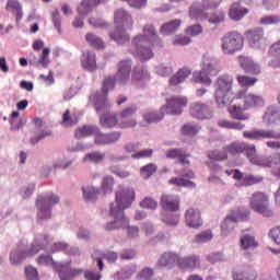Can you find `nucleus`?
Listing matches in <instances>:
<instances>
[{
    "label": "nucleus",
    "mask_w": 280,
    "mask_h": 280,
    "mask_svg": "<svg viewBox=\"0 0 280 280\" xmlns=\"http://www.w3.org/2000/svg\"><path fill=\"white\" fill-rule=\"evenodd\" d=\"M117 121V114H107L100 117V124L103 128H115Z\"/></svg>",
    "instance_id": "37998d69"
},
{
    "label": "nucleus",
    "mask_w": 280,
    "mask_h": 280,
    "mask_svg": "<svg viewBox=\"0 0 280 280\" xmlns=\"http://www.w3.org/2000/svg\"><path fill=\"white\" fill-rule=\"evenodd\" d=\"M95 132H97V126L85 125L75 130L74 137L75 139H86V137H95Z\"/></svg>",
    "instance_id": "c9c22d12"
},
{
    "label": "nucleus",
    "mask_w": 280,
    "mask_h": 280,
    "mask_svg": "<svg viewBox=\"0 0 280 280\" xmlns=\"http://www.w3.org/2000/svg\"><path fill=\"white\" fill-rule=\"evenodd\" d=\"M35 133H36V136H34L30 139L31 145H36V144L40 143V141H43V139H47V137H51V130H49V129L42 130L40 132H35Z\"/></svg>",
    "instance_id": "6e6d98bb"
},
{
    "label": "nucleus",
    "mask_w": 280,
    "mask_h": 280,
    "mask_svg": "<svg viewBox=\"0 0 280 280\" xmlns=\"http://www.w3.org/2000/svg\"><path fill=\"white\" fill-rule=\"evenodd\" d=\"M52 23L55 30H57L58 34H61L62 32V20L60 19V12L58 10L52 11Z\"/></svg>",
    "instance_id": "e2e57ef3"
},
{
    "label": "nucleus",
    "mask_w": 280,
    "mask_h": 280,
    "mask_svg": "<svg viewBox=\"0 0 280 280\" xmlns=\"http://www.w3.org/2000/svg\"><path fill=\"white\" fill-rule=\"evenodd\" d=\"M247 39L249 45L252 47H259V43L264 40V30L262 28H254L252 31H248L247 34Z\"/></svg>",
    "instance_id": "72a5a7b5"
},
{
    "label": "nucleus",
    "mask_w": 280,
    "mask_h": 280,
    "mask_svg": "<svg viewBox=\"0 0 280 280\" xmlns=\"http://www.w3.org/2000/svg\"><path fill=\"white\" fill-rule=\"evenodd\" d=\"M211 240H213V233L211 230H206L197 234L194 238V242L195 244H205L207 242H211Z\"/></svg>",
    "instance_id": "5fc2aeb1"
},
{
    "label": "nucleus",
    "mask_w": 280,
    "mask_h": 280,
    "mask_svg": "<svg viewBox=\"0 0 280 280\" xmlns=\"http://www.w3.org/2000/svg\"><path fill=\"white\" fill-rule=\"evenodd\" d=\"M240 220L241 218L238 215H228L221 224V235H223V237H226V235H229V233H231V231L235 229L234 224H236V222H240Z\"/></svg>",
    "instance_id": "473e14b6"
},
{
    "label": "nucleus",
    "mask_w": 280,
    "mask_h": 280,
    "mask_svg": "<svg viewBox=\"0 0 280 280\" xmlns=\"http://www.w3.org/2000/svg\"><path fill=\"white\" fill-rule=\"evenodd\" d=\"M189 153H186L183 149H171L166 151V159H177L180 165H191L189 161Z\"/></svg>",
    "instance_id": "b1692460"
},
{
    "label": "nucleus",
    "mask_w": 280,
    "mask_h": 280,
    "mask_svg": "<svg viewBox=\"0 0 280 280\" xmlns=\"http://www.w3.org/2000/svg\"><path fill=\"white\" fill-rule=\"evenodd\" d=\"M142 230L144 231V235L147 237H151V238L155 240L156 242H161V240H163V237H165L163 234L154 236V226H152L150 223H144L142 226Z\"/></svg>",
    "instance_id": "13d9d810"
},
{
    "label": "nucleus",
    "mask_w": 280,
    "mask_h": 280,
    "mask_svg": "<svg viewBox=\"0 0 280 280\" xmlns=\"http://www.w3.org/2000/svg\"><path fill=\"white\" fill-rule=\"evenodd\" d=\"M183 135H187L188 137H196L198 132H200V126L187 124L182 128Z\"/></svg>",
    "instance_id": "bf43d9fd"
},
{
    "label": "nucleus",
    "mask_w": 280,
    "mask_h": 280,
    "mask_svg": "<svg viewBox=\"0 0 280 280\" xmlns=\"http://www.w3.org/2000/svg\"><path fill=\"white\" fill-rule=\"evenodd\" d=\"M270 200L268 198V195L261 191H256L252 195L249 199V207L256 213H260L265 218H272L275 215V212L272 209H270Z\"/></svg>",
    "instance_id": "9d476101"
},
{
    "label": "nucleus",
    "mask_w": 280,
    "mask_h": 280,
    "mask_svg": "<svg viewBox=\"0 0 280 280\" xmlns=\"http://www.w3.org/2000/svg\"><path fill=\"white\" fill-rule=\"evenodd\" d=\"M85 40L90 47H93V49H104L106 47V43H104V39L93 33H88L85 35Z\"/></svg>",
    "instance_id": "4c0bfd02"
},
{
    "label": "nucleus",
    "mask_w": 280,
    "mask_h": 280,
    "mask_svg": "<svg viewBox=\"0 0 280 280\" xmlns=\"http://www.w3.org/2000/svg\"><path fill=\"white\" fill-rule=\"evenodd\" d=\"M248 14V9L242 7L238 2H234L229 10V16L232 21H242L244 16Z\"/></svg>",
    "instance_id": "c756f323"
},
{
    "label": "nucleus",
    "mask_w": 280,
    "mask_h": 280,
    "mask_svg": "<svg viewBox=\"0 0 280 280\" xmlns=\"http://www.w3.org/2000/svg\"><path fill=\"white\" fill-rule=\"evenodd\" d=\"M189 75H191V70H189L188 68H182L177 71L176 74H174L170 79V85L178 86V84H183V81L187 80V78H189Z\"/></svg>",
    "instance_id": "f704fd0d"
},
{
    "label": "nucleus",
    "mask_w": 280,
    "mask_h": 280,
    "mask_svg": "<svg viewBox=\"0 0 280 280\" xmlns=\"http://www.w3.org/2000/svg\"><path fill=\"white\" fill-rule=\"evenodd\" d=\"M186 226L189 229H200L202 226V217L200 210L196 208H189L185 213Z\"/></svg>",
    "instance_id": "aec40b11"
},
{
    "label": "nucleus",
    "mask_w": 280,
    "mask_h": 280,
    "mask_svg": "<svg viewBox=\"0 0 280 280\" xmlns=\"http://www.w3.org/2000/svg\"><path fill=\"white\" fill-rule=\"evenodd\" d=\"M115 185V178L113 176L107 175L103 177V182L101 185V191L106 195V194H113V187Z\"/></svg>",
    "instance_id": "8fccbe9b"
},
{
    "label": "nucleus",
    "mask_w": 280,
    "mask_h": 280,
    "mask_svg": "<svg viewBox=\"0 0 280 280\" xmlns=\"http://www.w3.org/2000/svg\"><path fill=\"white\" fill-rule=\"evenodd\" d=\"M178 255L172 253V252H166L161 255L160 259L158 260L156 267L158 268H172L174 264H178Z\"/></svg>",
    "instance_id": "cd10ccee"
},
{
    "label": "nucleus",
    "mask_w": 280,
    "mask_h": 280,
    "mask_svg": "<svg viewBox=\"0 0 280 280\" xmlns=\"http://www.w3.org/2000/svg\"><path fill=\"white\" fill-rule=\"evenodd\" d=\"M38 266H49L57 270L60 280H71L72 277H75L82 272V269H72L71 262H56L54 257L49 254H42L37 258Z\"/></svg>",
    "instance_id": "423d86ee"
},
{
    "label": "nucleus",
    "mask_w": 280,
    "mask_h": 280,
    "mask_svg": "<svg viewBox=\"0 0 280 280\" xmlns=\"http://www.w3.org/2000/svg\"><path fill=\"white\" fill-rule=\"evenodd\" d=\"M135 113H137V105H130L129 107L125 108L121 114H120V118H121V124L124 128H132L135 126H137V121L136 120H129L130 117H132V115H135Z\"/></svg>",
    "instance_id": "bb28decb"
},
{
    "label": "nucleus",
    "mask_w": 280,
    "mask_h": 280,
    "mask_svg": "<svg viewBox=\"0 0 280 280\" xmlns=\"http://www.w3.org/2000/svg\"><path fill=\"white\" fill-rule=\"evenodd\" d=\"M277 161H280V153H276L273 156L255 159L254 164L259 165V167H272V165H277Z\"/></svg>",
    "instance_id": "e433bc0d"
},
{
    "label": "nucleus",
    "mask_w": 280,
    "mask_h": 280,
    "mask_svg": "<svg viewBox=\"0 0 280 280\" xmlns=\"http://www.w3.org/2000/svg\"><path fill=\"white\" fill-rule=\"evenodd\" d=\"M260 25H279L280 16L279 15H267L260 19Z\"/></svg>",
    "instance_id": "680f3d73"
},
{
    "label": "nucleus",
    "mask_w": 280,
    "mask_h": 280,
    "mask_svg": "<svg viewBox=\"0 0 280 280\" xmlns=\"http://www.w3.org/2000/svg\"><path fill=\"white\" fill-rule=\"evenodd\" d=\"M244 49V35L237 31L225 33L221 37V50L225 56H233Z\"/></svg>",
    "instance_id": "1a4fd4ad"
},
{
    "label": "nucleus",
    "mask_w": 280,
    "mask_h": 280,
    "mask_svg": "<svg viewBox=\"0 0 280 280\" xmlns=\"http://www.w3.org/2000/svg\"><path fill=\"white\" fill-rule=\"evenodd\" d=\"M209 75H218V70L215 69V65L208 63L202 68L200 72H196L194 74V79L196 82H200L201 84H206V86L211 85V78Z\"/></svg>",
    "instance_id": "6ab92c4d"
},
{
    "label": "nucleus",
    "mask_w": 280,
    "mask_h": 280,
    "mask_svg": "<svg viewBox=\"0 0 280 280\" xmlns=\"http://www.w3.org/2000/svg\"><path fill=\"white\" fill-rule=\"evenodd\" d=\"M233 280H257V271L253 268L235 269Z\"/></svg>",
    "instance_id": "7c9ffc66"
},
{
    "label": "nucleus",
    "mask_w": 280,
    "mask_h": 280,
    "mask_svg": "<svg viewBox=\"0 0 280 280\" xmlns=\"http://www.w3.org/2000/svg\"><path fill=\"white\" fill-rule=\"evenodd\" d=\"M234 102H242V104H244V108H257L265 104L264 97L254 93H248L246 90L237 92L234 96Z\"/></svg>",
    "instance_id": "f8f14e48"
},
{
    "label": "nucleus",
    "mask_w": 280,
    "mask_h": 280,
    "mask_svg": "<svg viewBox=\"0 0 280 280\" xmlns=\"http://www.w3.org/2000/svg\"><path fill=\"white\" fill-rule=\"evenodd\" d=\"M189 114L195 119H211V117H213L211 107L202 102L192 103L189 108Z\"/></svg>",
    "instance_id": "dca6fc26"
},
{
    "label": "nucleus",
    "mask_w": 280,
    "mask_h": 280,
    "mask_svg": "<svg viewBox=\"0 0 280 280\" xmlns=\"http://www.w3.org/2000/svg\"><path fill=\"white\" fill-rule=\"evenodd\" d=\"M119 139H121V132L113 131L104 133L100 130V127H97V131L94 133L95 145H113L114 143H117Z\"/></svg>",
    "instance_id": "2eb2a0df"
},
{
    "label": "nucleus",
    "mask_w": 280,
    "mask_h": 280,
    "mask_svg": "<svg viewBox=\"0 0 280 280\" xmlns=\"http://www.w3.org/2000/svg\"><path fill=\"white\" fill-rule=\"evenodd\" d=\"M259 183H264V176L248 174L243 178V187H252L253 185H259Z\"/></svg>",
    "instance_id": "09e8293b"
},
{
    "label": "nucleus",
    "mask_w": 280,
    "mask_h": 280,
    "mask_svg": "<svg viewBox=\"0 0 280 280\" xmlns=\"http://www.w3.org/2000/svg\"><path fill=\"white\" fill-rule=\"evenodd\" d=\"M176 174H180L183 177H172L168 180L170 185H175V187H188L190 189H196V183L191 182V179L196 178V173H194V171H177Z\"/></svg>",
    "instance_id": "4468645a"
},
{
    "label": "nucleus",
    "mask_w": 280,
    "mask_h": 280,
    "mask_svg": "<svg viewBox=\"0 0 280 280\" xmlns=\"http://www.w3.org/2000/svg\"><path fill=\"white\" fill-rule=\"evenodd\" d=\"M236 102L231 108H230V113L232 115V117L234 119H240V120H243L245 121V119H248V116H246L244 114V110H246L247 108L244 107V103H243V106L241 103H237V101H234Z\"/></svg>",
    "instance_id": "ea45409f"
},
{
    "label": "nucleus",
    "mask_w": 280,
    "mask_h": 280,
    "mask_svg": "<svg viewBox=\"0 0 280 280\" xmlns=\"http://www.w3.org/2000/svg\"><path fill=\"white\" fill-rule=\"evenodd\" d=\"M81 65L83 69H86L88 71H95V69H97L95 52L93 51L83 52L81 57Z\"/></svg>",
    "instance_id": "2f4dec72"
},
{
    "label": "nucleus",
    "mask_w": 280,
    "mask_h": 280,
    "mask_svg": "<svg viewBox=\"0 0 280 280\" xmlns=\"http://www.w3.org/2000/svg\"><path fill=\"white\" fill-rule=\"evenodd\" d=\"M189 16L192 21H206V19H209V15L198 4L190 7Z\"/></svg>",
    "instance_id": "a19ab883"
},
{
    "label": "nucleus",
    "mask_w": 280,
    "mask_h": 280,
    "mask_svg": "<svg viewBox=\"0 0 280 280\" xmlns=\"http://www.w3.org/2000/svg\"><path fill=\"white\" fill-rule=\"evenodd\" d=\"M177 266L182 268V270H196L200 266V257L196 255H191L185 258L177 259Z\"/></svg>",
    "instance_id": "5701e85b"
},
{
    "label": "nucleus",
    "mask_w": 280,
    "mask_h": 280,
    "mask_svg": "<svg viewBox=\"0 0 280 280\" xmlns=\"http://www.w3.org/2000/svg\"><path fill=\"white\" fill-rule=\"evenodd\" d=\"M218 126H220V128H226L228 130H243V128H244V124L233 122V121H229L226 119L219 120Z\"/></svg>",
    "instance_id": "864d4df0"
},
{
    "label": "nucleus",
    "mask_w": 280,
    "mask_h": 280,
    "mask_svg": "<svg viewBox=\"0 0 280 280\" xmlns=\"http://www.w3.org/2000/svg\"><path fill=\"white\" fill-rule=\"evenodd\" d=\"M135 198V188L120 187L116 191L115 202L109 205V213L112 218H114V221L106 224L107 231H115L119 229V226H126L128 224V219L124 214V211L132 207Z\"/></svg>",
    "instance_id": "f257e3e1"
},
{
    "label": "nucleus",
    "mask_w": 280,
    "mask_h": 280,
    "mask_svg": "<svg viewBox=\"0 0 280 280\" xmlns=\"http://www.w3.org/2000/svg\"><path fill=\"white\" fill-rule=\"evenodd\" d=\"M25 279L26 280H40L38 277V269L34 266H27L25 268Z\"/></svg>",
    "instance_id": "0e129e2a"
},
{
    "label": "nucleus",
    "mask_w": 280,
    "mask_h": 280,
    "mask_svg": "<svg viewBox=\"0 0 280 280\" xmlns=\"http://www.w3.org/2000/svg\"><path fill=\"white\" fill-rule=\"evenodd\" d=\"M238 62L245 73H250L252 75H259L261 73V68L259 65L255 63L253 59L246 56H238Z\"/></svg>",
    "instance_id": "4be33fe9"
},
{
    "label": "nucleus",
    "mask_w": 280,
    "mask_h": 280,
    "mask_svg": "<svg viewBox=\"0 0 280 280\" xmlns=\"http://www.w3.org/2000/svg\"><path fill=\"white\" fill-rule=\"evenodd\" d=\"M187 96H173L166 100V105L158 112H149L143 115L145 124H159L166 115H183V108L188 104Z\"/></svg>",
    "instance_id": "f03ea898"
},
{
    "label": "nucleus",
    "mask_w": 280,
    "mask_h": 280,
    "mask_svg": "<svg viewBox=\"0 0 280 280\" xmlns=\"http://www.w3.org/2000/svg\"><path fill=\"white\" fill-rule=\"evenodd\" d=\"M36 189V184L31 183L25 186H23L20 190V196L24 199H27L34 194V190Z\"/></svg>",
    "instance_id": "052dcab7"
},
{
    "label": "nucleus",
    "mask_w": 280,
    "mask_h": 280,
    "mask_svg": "<svg viewBox=\"0 0 280 280\" xmlns=\"http://www.w3.org/2000/svg\"><path fill=\"white\" fill-rule=\"evenodd\" d=\"M92 259L96 261V266L100 272H102V270H104V259H106L107 264H117V259H119V254L113 250L95 249L92 253Z\"/></svg>",
    "instance_id": "ddd939ff"
},
{
    "label": "nucleus",
    "mask_w": 280,
    "mask_h": 280,
    "mask_svg": "<svg viewBox=\"0 0 280 280\" xmlns=\"http://www.w3.org/2000/svg\"><path fill=\"white\" fill-rule=\"evenodd\" d=\"M244 139H250L252 141H260V139H280V132L276 133L275 130L254 129L243 132Z\"/></svg>",
    "instance_id": "f3484780"
},
{
    "label": "nucleus",
    "mask_w": 280,
    "mask_h": 280,
    "mask_svg": "<svg viewBox=\"0 0 280 280\" xmlns=\"http://www.w3.org/2000/svg\"><path fill=\"white\" fill-rule=\"evenodd\" d=\"M60 202V197L52 191L44 192L36 199L38 220H49L54 205Z\"/></svg>",
    "instance_id": "6e6552de"
},
{
    "label": "nucleus",
    "mask_w": 280,
    "mask_h": 280,
    "mask_svg": "<svg viewBox=\"0 0 280 280\" xmlns=\"http://www.w3.org/2000/svg\"><path fill=\"white\" fill-rule=\"evenodd\" d=\"M158 170L159 166L156 164L150 163L141 168V177L148 180V178H152L156 174Z\"/></svg>",
    "instance_id": "3c124183"
},
{
    "label": "nucleus",
    "mask_w": 280,
    "mask_h": 280,
    "mask_svg": "<svg viewBox=\"0 0 280 280\" xmlns=\"http://www.w3.org/2000/svg\"><path fill=\"white\" fill-rule=\"evenodd\" d=\"M269 237L275 242V244H278L280 246V226H276L270 230Z\"/></svg>",
    "instance_id": "774afa93"
},
{
    "label": "nucleus",
    "mask_w": 280,
    "mask_h": 280,
    "mask_svg": "<svg viewBox=\"0 0 280 280\" xmlns=\"http://www.w3.org/2000/svg\"><path fill=\"white\" fill-rule=\"evenodd\" d=\"M246 150V143H232L228 147L230 154H242Z\"/></svg>",
    "instance_id": "69168bd1"
},
{
    "label": "nucleus",
    "mask_w": 280,
    "mask_h": 280,
    "mask_svg": "<svg viewBox=\"0 0 280 280\" xmlns=\"http://www.w3.org/2000/svg\"><path fill=\"white\" fill-rule=\"evenodd\" d=\"M83 200L88 202L91 200H95L97 198V194H100V189L95 188V186H83L82 188Z\"/></svg>",
    "instance_id": "c03bdc74"
},
{
    "label": "nucleus",
    "mask_w": 280,
    "mask_h": 280,
    "mask_svg": "<svg viewBox=\"0 0 280 280\" xmlns=\"http://www.w3.org/2000/svg\"><path fill=\"white\" fill-rule=\"evenodd\" d=\"M160 205L164 211H178V209H180V199L172 195L163 194L160 199Z\"/></svg>",
    "instance_id": "412c9836"
},
{
    "label": "nucleus",
    "mask_w": 280,
    "mask_h": 280,
    "mask_svg": "<svg viewBox=\"0 0 280 280\" xmlns=\"http://www.w3.org/2000/svg\"><path fill=\"white\" fill-rule=\"evenodd\" d=\"M214 100L219 106H229L235 102L233 92V77L223 74L215 82Z\"/></svg>",
    "instance_id": "39448f33"
},
{
    "label": "nucleus",
    "mask_w": 280,
    "mask_h": 280,
    "mask_svg": "<svg viewBox=\"0 0 280 280\" xmlns=\"http://www.w3.org/2000/svg\"><path fill=\"white\" fill-rule=\"evenodd\" d=\"M103 159H106V153L94 151L85 154L83 163H102Z\"/></svg>",
    "instance_id": "49530a36"
},
{
    "label": "nucleus",
    "mask_w": 280,
    "mask_h": 280,
    "mask_svg": "<svg viewBox=\"0 0 280 280\" xmlns=\"http://www.w3.org/2000/svg\"><path fill=\"white\" fill-rule=\"evenodd\" d=\"M114 23L116 28L114 32L109 33L110 39L115 40L118 45H124L130 40V36L126 34V30L132 27V16L130 13L124 9H118L114 13Z\"/></svg>",
    "instance_id": "20e7f679"
},
{
    "label": "nucleus",
    "mask_w": 280,
    "mask_h": 280,
    "mask_svg": "<svg viewBox=\"0 0 280 280\" xmlns=\"http://www.w3.org/2000/svg\"><path fill=\"white\" fill-rule=\"evenodd\" d=\"M240 86L245 89H249V86H255L257 84L258 79L255 77H246V75H237L236 78Z\"/></svg>",
    "instance_id": "603ef678"
},
{
    "label": "nucleus",
    "mask_w": 280,
    "mask_h": 280,
    "mask_svg": "<svg viewBox=\"0 0 280 280\" xmlns=\"http://www.w3.org/2000/svg\"><path fill=\"white\" fill-rule=\"evenodd\" d=\"M132 275H135V270H132V268H130V267H125L114 275V279L115 280H126V279H130V277H132Z\"/></svg>",
    "instance_id": "4d7b16f0"
},
{
    "label": "nucleus",
    "mask_w": 280,
    "mask_h": 280,
    "mask_svg": "<svg viewBox=\"0 0 280 280\" xmlns=\"http://www.w3.org/2000/svg\"><path fill=\"white\" fill-rule=\"evenodd\" d=\"M97 5H100V0H82L78 7L79 16L81 19H86V16L91 14Z\"/></svg>",
    "instance_id": "a878e982"
},
{
    "label": "nucleus",
    "mask_w": 280,
    "mask_h": 280,
    "mask_svg": "<svg viewBox=\"0 0 280 280\" xmlns=\"http://www.w3.org/2000/svg\"><path fill=\"white\" fill-rule=\"evenodd\" d=\"M49 244V236L46 234H38L35 236L33 243L27 247H19L10 253V264L12 266H19L23 259H27V257H34V255H38L40 250H45Z\"/></svg>",
    "instance_id": "7ed1b4c3"
},
{
    "label": "nucleus",
    "mask_w": 280,
    "mask_h": 280,
    "mask_svg": "<svg viewBox=\"0 0 280 280\" xmlns=\"http://www.w3.org/2000/svg\"><path fill=\"white\" fill-rule=\"evenodd\" d=\"M258 246L259 243L257 242L255 236L250 234H245L241 237V248H243V250L257 248Z\"/></svg>",
    "instance_id": "58836bf2"
},
{
    "label": "nucleus",
    "mask_w": 280,
    "mask_h": 280,
    "mask_svg": "<svg viewBox=\"0 0 280 280\" xmlns=\"http://www.w3.org/2000/svg\"><path fill=\"white\" fill-rule=\"evenodd\" d=\"M116 77H108L103 82V91L96 92L95 94H91L89 97V104L94 106L97 115H102L106 108H108V102L106 101V95H108V91H113L115 89Z\"/></svg>",
    "instance_id": "0eeeda50"
},
{
    "label": "nucleus",
    "mask_w": 280,
    "mask_h": 280,
    "mask_svg": "<svg viewBox=\"0 0 280 280\" xmlns=\"http://www.w3.org/2000/svg\"><path fill=\"white\" fill-rule=\"evenodd\" d=\"M262 119L267 126H270L271 124H280V105H270Z\"/></svg>",
    "instance_id": "393cba45"
},
{
    "label": "nucleus",
    "mask_w": 280,
    "mask_h": 280,
    "mask_svg": "<svg viewBox=\"0 0 280 280\" xmlns=\"http://www.w3.org/2000/svg\"><path fill=\"white\" fill-rule=\"evenodd\" d=\"M130 73H132V60L127 59L118 63V71L116 73L117 82L128 84L130 82Z\"/></svg>",
    "instance_id": "a211bd4d"
},
{
    "label": "nucleus",
    "mask_w": 280,
    "mask_h": 280,
    "mask_svg": "<svg viewBox=\"0 0 280 280\" xmlns=\"http://www.w3.org/2000/svg\"><path fill=\"white\" fill-rule=\"evenodd\" d=\"M125 152L131 154V159L139 161L141 159V144L137 143H128L125 145Z\"/></svg>",
    "instance_id": "a18cd8bd"
},
{
    "label": "nucleus",
    "mask_w": 280,
    "mask_h": 280,
    "mask_svg": "<svg viewBox=\"0 0 280 280\" xmlns=\"http://www.w3.org/2000/svg\"><path fill=\"white\" fill-rule=\"evenodd\" d=\"M159 43V35L156 34V28L152 25H145L143 27L142 35V51H141V60L144 62L145 60H150L154 54L152 49L148 47V44L152 47Z\"/></svg>",
    "instance_id": "9b49d317"
},
{
    "label": "nucleus",
    "mask_w": 280,
    "mask_h": 280,
    "mask_svg": "<svg viewBox=\"0 0 280 280\" xmlns=\"http://www.w3.org/2000/svg\"><path fill=\"white\" fill-rule=\"evenodd\" d=\"M129 51L133 55V58H141V35L132 38Z\"/></svg>",
    "instance_id": "de8ad7c7"
},
{
    "label": "nucleus",
    "mask_w": 280,
    "mask_h": 280,
    "mask_svg": "<svg viewBox=\"0 0 280 280\" xmlns=\"http://www.w3.org/2000/svg\"><path fill=\"white\" fill-rule=\"evenodd\" d=\"M67 250H69V245L65 242L54 243V245L50 247V253L63 252L67 254Z\"/></svg>",
    "instance_id": "338daca9"
},
{
    "label": "nucleus",
    "mask_w": 280,
    "mask_h": 280,
    "mask_svg": "<svg viewBox=\"0 0 280 280\" xmlns=\"http://www.w3.org/2000/svg\"><path fill=\"white\" fill-rule=\"evenodd\" d=\"M49 54H51V50L49 48H44L39 58L36 56L30 58L28 65H32L33 67H38L40 65L44 69H47V67H49Z\"/></svg>",
    "instance_id": "c85d7f7f"
},
{
    "label": "nucleus",
    "mask_w": 280,
    "mask_h": 280,
    "mask_svg": "<svg viewBox=\"0 0 280 280\" xmlns=\"http://www.w3.org/2000/svg\"><path fill=\"white\" fill-rule=\"evenodd\" d=\"M182 23L183 22L180 20H173L171 22L163 24L160 32H161V34H164L165 36L170 35V34H174V32H176V30H178V27H180Z\"/></svg>",
    "instance_id": "79ce46f5"
}]
</instances>
